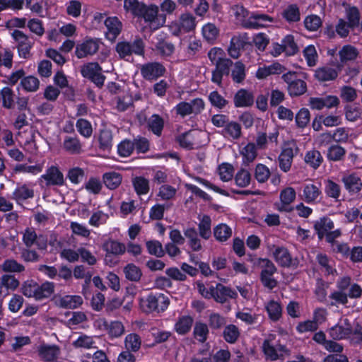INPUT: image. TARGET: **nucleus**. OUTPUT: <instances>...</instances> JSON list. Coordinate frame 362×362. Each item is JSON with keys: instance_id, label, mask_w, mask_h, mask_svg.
<instances>
[{"instance_id": "a18cd8bd", "label": "nucleus", "mask_w": 362, "mask_h": 362, "mask_svg": "<svg viewBox=\"0 0 362 362\" xmlns=\"http://www.w3.org/2000/svg\"><path fill=\"white\" fill-rule=\"evenodd\" d=\"M305 161L314 169L317 168L322 162V157L317 150H311L306 153Z\"/></svg>"}, {"instance_id": "09e8293b", "label": "nucleus", "mask_w": 362, "mask_h": 362, "mask_svg": "<svg viewBox=\"0 0 362 362\" xmlns=\"http://www.w3.org/2000/svg\"><path fill=\"white\" fill-rule=\"evenodd\" d=\"M231 76L233 81L242 82L245 78V67L241 62H236L231 70Z\"/></svg>"}, {"instance_id": "e2e57ef3", "label": "nucleus", "mask_w": 362, "mask_h": 362, "mask_svg": "<svg viewBox=\"0 0 362 362\" xmlns=\"http://www.w3.org/2000/svg\"><path fill=\"white\" fill-rule=\"evenodd\" d=\"M148 125L155 134L160 135L163 127V121L158 115H153L149 118Z\"/></svg>"}, {"instance_id": "cd10ccee", "label": "nucleus", "mask_w": 362, "mask_h": 362, "mask_svg": "<svg viewBox=\"0 0 362 362\" xmlns=\"http://www.w3.org/2000/svg\"><path fill=\"white\" fill-rule=\"evenodd\" d=\"M254 98L252 95L245 89L238 90L234 97V103L235 107H244L253 104Z\"/></svg>"}, {"instance_id": "1a4fd4ad", "label": "nucleus", "mask_w": 362, "mask_h": 362, "mask_svg": "<svg viewBox=\"0 0 362 362\" xmlns=\"http://www.w3.org/2000/svg\"><path fill=\"white\" fill-rule=\"evenodd\" d=\"M83 76L90 79L98 86H102L105 77L102 74V69L98 63H88L81 69Z\"/></svg>"}, {"instance_id": "20e7f679", "label": "nucleus", "mask_w": 362, "mask_h": 362, "mask_svg": "<svg viewBox=\"0 0 362 362\" xmlns=\"http://www.w3.org/2000/svg\"><path fill=\"white\" fill-rule=\"evenodd\" d=\"M195 18L189 13L182 14L178 21L169 25L170 32L175 36L193 30L196 27Z\"/></svg>"}, {"instance_id": "7c9ffc66", "label": "nucleus", "mask_w": 362, "mask_h": 362, "mask_svg": "<svg viewBox=\"0 0 362 362\" xmlns=\"http://www.w3.org/2000/svg\"><path fill=\"white\" fill-rule=\"evenodd\" d=\"M358 54L357 48L350 45L343 46L339 52V59L342 63L355 60Z\"/></svg>"}, {"instance_id": "864d4df0", "label": "nucleus", "mask_w": 362, "mask_h": 362, "mask_svg": "<svg viewBox=\"0 0 362 362\" xmlns=\"http://www.w3.org/2000/svg\"><path fill=\"white\" fill-rule=\"evenodd\" d=\"M109 218V215L98 210L93 213L89 218L88 223L94 227H99L105 224Z\"/></svg>"}, {"instance_id": "e433bc0d", "label": "nucleus", "mask_w": 362, "mask_h": 362, "mask_svg": "<svg viewBox=\"0 0 362 362\" xmlns=\"http://www.w3.org/2000/svg\"><path fill=\"white\" fill-rule=\"evenodd\" d=\"M192 323V317L188 315L182 316L175 323V329L178 334H185L190 330Z\"/></svg>"}, {"instance_id": "0eeeda50", "label": "nucleus", "mask_w": 362, "mask_h": 362, "mask_svg": "<svg viewBox=\"0 0 362 362\" xmlns=\"http://www.w3.org/2000/svg\"><path fill=\"white\" fill-rule=\"evenodd\" d=\"M94 326L101 330H106L111 339L120 337L124 333V326L120 321H111L108 322L103 318L94 322Z\"/></svg>"}, {"instance_id": "5701e85b", "label": "nucleus", "mask_w": 362, "mask_h": 362, "mask_svg": "<svg viewBox=\"0 0 362 362\" xmlns=\"http://www.w3.org/2000/svg\"><path fill=\"white\" fill-rule=\"evenodd\" d=\"M278 136L279 132L277 130L270 132L268 135L262 132L258 133L256 139L257 147L260 149H265L269 146H276Z\"/></svg>"}, {"instance_id": "6e6d98bb", "label": "nucleus", "mask_w": 362, "mask_h": 362, "mask_svg": "<svg viewBox=\"0 0 362 362\" xmlns=\"http://www.w3.org/2000/svg\"><path fill=\"white\" fill-rule=\"evenodd\" d=\"M240 332L238 328L234 325H227L223 330V337L228 343H234L238 339Z\"/></svg>"}, {"instance_id": "79ce46f5", "label": "nucleus", "mask_w": 362, "mask_h": 362, "mask_svg": "<svg viewBox=\"0 0 362 362\" xmlns=\"http://www.w3.org/2000/svg\"><path fill=\"white\" fill-rule=\"evenodd\" d=\"M282 16L289 23L298 21L300 18L298 7L295 4L288 6L284 10Z\"/></svg>"}, {"instance_id": "13d9d810", "label": "nucleus", "mask_w": 362, "mask_h": 362, "mask_svg": "<svg viewBox=\"0 0 362 362\" xmlns=\"http://www.w3.org/2000/svg\"><path fill=\"white\" fill-rule=\"evenodd\" d=\"M362 108L355 105H347L345 107V117L350 122H355L361 118Z\"/></svg>"}, {"instance_id": "473e14b6", "label": "nucleus", "mask_w": 362, "mask_h": 362, "mask_svg": "<svg viewBox=\"0 0 362 362\" xmlns=\"http://www.w3.org/2000/svg\"><path fill=\"white\" fill-rule=\"evenodd\" d=\"M222 132L225 137L237 139L241 135V127L235 122L228 121Z\"/></svg>"}, {"instance_id": "8fccbe9b", "label": "nucleus", "mask_w": 362, "mask_h": 362, "mask_svg": "<svg viewBox=\"0 0 362 362\" xmlns=\"http://www.w3.org/2000/svg\"><path fill=\"white\" fill-rule=\"evenodd\" d=\"M82 4L78 0H70L66 4V11L68 16L77 18L81 16Z\"/></svg>"}, {"instance_id": "ea45409f", "label": "nucleus", "mask_w": 362, "mask_h": 362, "mask_svg": "<svg viewBox=\"0 0 362 362\" xmlns=\"http://www.w3.org/2000/svg\"><path fill=\"white\" fill-rule=\"evenodd\" d=\"M83 299L79 296H66L59 300V305L69 309H74L81 305Z\"/></svg>"}, {"instance_id": "72a5a7b5", "label": "nucleus", "mask_w": 362, "mask_h": 362, "mask_svg": "<svg viewBox=\"0 0 362 362\" xmlns=\"http://www.w3.org/2000/svg\"><path fill=\"white\" fill-rule=\"evenodd\" d=\"M197 132L195 131H190L181 134L177 137V141L180 145L185 148H193L198 144L196 142L194 138Z\"/></svg>"}, {"instance_id": "69168bd1", "label": "nucleus", "mask_w": 362, "mask_h": 362, "mask_svg": "<svg viewBox=\"0 0 362 362\" xmlns=\"http://www.w3.org/2000/svg\"><path fill=\"white\" fill-rule=\"evenodd\" d=\"M70 228L73 234L84 238H89L90 235V230L88 227L78 222H71L70 224Z\"/></svg>"}, {"instance_id": "37998d69", "label": "nucleus", "mask_w": 362, "mask_h": 362, "mask_svg": "<svg viewBox=\"0 0 362 362\" xmlns=\"http://www.w3.org/2000/svg\"><path fill=\"white\" fill-rule=\"evenodd\" d=\"M286 55L292 56L298 52V47L292 35H286L281 40Z\"/></svg>"}, {"instance_id": "de8ad7c7", "label": "nucleus", "mask_w": 362, "mask_h": 362, "mask_svg": "<svg viewBox=\"0 0 362 362\" xmlns=\"http://www.w3.org/2000/svg\"><path fill=\"white\" fill-rule=\"evenodd\" d=\"M325 192L328 197L338 199L341 194V187L334 181L327 180L325 182Z\"/></svg>"}, {"instance_id": "a878e982", "label": "nucleus", "mask_w": 362, "mask_h": 362, "mask_svg": "<svg viewBox=\"0 0 362 362\" xmlns=\"http://www.w3.org/2000/svg\"><path fill=\"white\" fill-rule=\"evenodd\" d=\"M345 188L352 192H358L362 187L361 178L356 174L351 173L345 175L341 179Z\"/></svg>"}, {"instance_id": "f3484780", "label": "nucleus", "mask_w": 362, "mask_h": 362, "mask_svg": "<svg viewBox=\"0 0 362 362\" xmlns=\"http://www.w3.org/2000/svg\"><path fill=\"white\" fill-rule=\"evenodd\" d=\"M230 16L234 18V21L237 24H240L244 28H247V23L250 21V13L242 5H233L229 11Z\"/></svg>"}, {"instance_id": "bf43d9fd", "label": "nucleus", "mask_w": 362, "mask_h": 362, "mask_svg": "<svg viewBox=\"0 0 362 362\" xmlns=\"http://www.w3.org/2000/svg\"><path fill=\"white\" fill-rule=\"evenodd\" d=\"M251 181V175L247 170L240 169L235 176V184L240 187L248 186Z\"/></svg>"}, {"instance_id": "9b49d317", "label": "nucleus", "mask_w": 362, "mask_h": 362, "mask_svg": "<svg viewBox=\"0 0 362 362\" xmlns=\"http://www.w3.org/2000/svg\"><path fill=\"white\" fill-rule=\"evenodd\" d=\"M267 248L278 264L282 267L291 265L292 257L286 247L269 245Z\"/></svg>"}, {"instance_id": "680f3d73", "label": "nucleus", "mask_w": 362, "mask_h": 362, "mask_svg": "<svg viewBox=\"0 0 362 362\" xmlns=\"http://www.w3.org/2000/svg\"><path fill=\"white\" fill-rule=\"evenodd\" d=\"M177 193V189L168 185H163L159 188L158 197L161 200H170L173 199Z\"/></svg>"}, {"instance_id": "6ab92c4d", "label": "nucleus", "mask_w": 362, "mask_h": 362, "mask_svg": "<svg viewBox=\"0 0 362 362\" xmlns=\"http://www.w3.org/2000/svg\"><path fill=\"white\" fill-rule=\"evenodd\" d=\"M274 22V18L267 14L261 13H252L247 28L259 29L266 28Z\"/></svg>"}, {"instance_id": "c9c22d12", "label": "nucleus", "mask_w": 362, "mask_h": 362, "mask_svg": "<svg viewBox=\"0 0 362 362\" xmlns=\"http://www.w3.org/2000/svg\"><path fill=\"white\" fill-rule=\"evenodd\" d=\"M265 308L272 320L277 321L281 317L282 308L279 302L270 300L265 305Z\"/></svg>"}, {"instance_id": "412c9836", "label": "nucleus", "mask_w": 362, "mask_h": 362, "mask_svg": "<svg viewBox=\"0 0 362 362\" xmlns=\"http://www.w3.org/2000/svg\"><path fill=\"white\" fill-rule=\"evenodd\" d=\"M41 180L45 182L46 185H62L64 183L63 174L55 167H50L41 177Z\"/></svg>"}, {"instance_id": "49530a36", "label": "nucleus", "mask_w": 362, "mask_h": 362, "mask_svg": "<svg viewBox=\"0 0 362 362\" xmlns=\"http://www.w3.org/2000/svg\"><path fill=\"white\" fill-rule=\"evenodd\" d=\"M125 277L132 281H138L140 280L142 273L141 269L134 264H128L124 268Z\"/></svg>"}, {"instance_id": "58836bf2", "label": "nucleus", "mask_w": 362, "mask_h": 362, "mask_svg": "<svg viewBox=\"0 0 362 362\" xmlns=\"http://www.w3.org/2000/svg\"><path fill=\"white\" fill-rule=\"evenodd\" d=\"M214 235L217 240L223 242L231 236L232 230L226 224L221 223L214 228Z\"/></svg>"}, {"instance_id": "4c0bfd02", "label": "nucleus", "mask_w": 362, "mask_h": 362, "mask_svg": "<svg viewBox=\"0 0 362 362\" xmlns=\"http://www.w3.org/2000/svg\"><path fill=\"white\" fill-rule=\"evenodd\" d=\"M64 148L71 154L81 152V144L76 137L66 136L63 142Z\"/></svg>"}, {"instance_id": "9d476101", "label": "nucleus", "mask_w": 362, "mask_h": 362, "mask_svg": "<svg viewBox=\"0 0 362 362\" xmlns=\"http://www.w3.org/2000/svg\"><path fill=\"white\" fill-rule=\"evenodd\" d=\"M296 152L297 147L295 143L289 142L285 145L279 156V167L283 171L287 172L290 170L293 158Z\"/></svg>"}, {"instance_id": "a211bd4d", "label": "nucleus", "mask_w": 362, "mask_h": 362, "mask_svg": "<svg viewBox=\"0 0 362 362\" xmlns=\"http://www.w3.org/2000/svg\"><path fill=\"white\" fill-rule=\"evenodd\" d=\"M285 68L280 63L275 62L269 65L259 66L255 74V76L259 80H262L271 75H277L283 73Z\"/></svg>"}, {"instance_id": "6e6552de", "label": "nucleus", "mask_w": 362, "mask_h": 362, "mask_svg": "<svg viewBox=\"0 0 362 362\" xmlns=\"http://www.w3.org/2000/svg\"><path fill=\"white\" fill-rule=\"evenodd\" d=\"M204 107V103L201 98H196L190 103L181 102L178 103L175 109L177 115L185 117L191 114L199 113Z\"/></svg>"}, {"instance_id": "052dcab7", "label": "nucleus", "mask_w": 362, "mask_h": 362, "mask_svg": "<svg viewBox=\"0 0 362 362\" xmlns=\"http://www.w3.org/2000/svg\"><path fill=\"white\" fill-rule=\"evenodd\" d=\"M209 334V329L206 324L197 322L194 328V336L197 340L200 342H204L206 340Z\"/></svg>"}, {"instance_id": "4d7b16f0", "label": "nucleus", "mask_w": 362, "mask_h": 362, "mask_svg": "<svg viewBox=\"0 0 362 362\" xmlns=\"http://www.w3.org/2000/svg\"><path fill=\"white\" fill-rule=\"evenodd\" d=\"M100 148L103 150H109L112 146V133L108 129L100 131L99 136Z\"/></svg>"}, {"instance_id": "0e129e2a", "label": "nucleus", "mask_w": 362, "mask_h": 362, "mask_svg": "<svg viewBox=\"0 0 362 362\" xmlns=\"http://www.w3.org/2000/svg\"><path fill=\"white\" fill-rule=\"evenodd\" d=\"M133 185L139 194H146L149 190L148 180L143 177H135L133 180Z\"/></svg>"}, {"instance_id": "f8f14e48", "label": "nucleus", "mask_w": 362, "mask_h": 362, "mask_svg": "<svg viewBox=\"0 0 362 362\" xmlns=\"http://www.w3.org/2000/svg\"><path fill=\"white\" fill-rule=\"evenodd\" d=\"M100 42L98 39L88 38L85 40L81 44H78L76 48V55L78 58H83L88 55H93L96 53L99 49Z\"/></svg>"}, {"instance_id": "4468645a", "label": "nucleus", "mask_w": 362, "mask_h": 362, "mask_svg": "<svg viewBox=\"0 0 362 362\" xmlns=\"http://www.w3.org/2000/svg\"><path fill=\"white\" fill-rule=\"evenodd\" d=\"M213 298L218 303H224L229 299H235L238 297V293L231 288L225 286L223 284H218L214 287Z\"/></svg>"}, {"instance_id": "a19ab883", "label": "nucleus", "mask_w": 362, "mask_h": 362, "mask_svg": "<svg viewBox=\"0 0 362 362\" xmlns=\"http://www.w3.org/2000/svg\"><path fill=\"white\" fill-rule=\"evenodd\" d=\"M144 5L138 0H124V8L126 12L130 13L134 16H141Z\"/></svg>"}, {"instance_id": "ddd939ff", "label": "nucleus", "mask_w": 362, "mask_h": 362, "mask_svg": "<svg viewBox=\"0 0 362 362\" xmlns=\"http://www.w3.org/2000/svg\"><path fill=\"white\" fill-rule=\"evenodd\" d=\"M322 194L321 185L306 183L303 187L301 199L308 204L317 202Z\"/></svg>"}, {"instance_id": "39448f33", "label": "nucleus", "mask_w": 362, "mask_h": 362, "mask_svg": "<svg viewBox=\"0 0 362 362\" xmlns=\"http://www.w3.org/2000/svg\"><path fill=\"white\" fill-rule=\"evenodd\" d=\"M140 16H142L144 21L148 23L149 27L153 30L162 27L166 20L165 15L158 14V7L156 5H150L148 6L144 5Z\"/></svg>"}, {"instance_id": "c85d7f7f", "label": "nucleus", "mask_w": 362, "mask_h": 362, "mask_svg": "<svg viewBox=\"0 0 362 362\" xmlns=\"http://www.w3.org/2000/svg\"><path fill=\"white\" fill-rule=\"evenodd\" d=\"M240 153L243 157V162L245 165H249L252 163L257 156V147L254 143H248L240 150Z\"/></svg>"}, {"instance_id": "3c124183", "label": "nucleus", "mask_w": 362, "mask_h": 362, "mask_svg": "<svg viewBox=\"0 0 362 362\" xmlns=\"http://www.w3.org/2000/svg\"><path fill=\"white\" fill-rule=\"evenodd\" d=\"M303 57L309 66H314L317 64L318 55L314 45H308L303 49Z\"/></svg>"}, {"instance_id": "338daca9", "label": "nucleus", "mask_w": 362, "mask_h": 362, "mask_svg": "<svg viewBox=\"0 0 362 362\" xmlns=\"http://www.w3.org/2000/svg\"><path fill=\"white\" fill-rule=\"evenodd\" d=\"M76 128L78 132L86 138H89L92 135V125L86 119H79L76 122Z\"/></svg>"}, {"instance_id": "603ef678", "label": "nucleus", "mask_w": 362, "mask_h": 362, "mask_svg": "<svg viewBox=\"0 0 362 362\" xmlns=\"http://www.w3.org/2000/svg\"><path fill=\"white\" fill-rule=\"evenodd\" d=\"M157 293L150 294L146 298L141 300V307L144 312L151 313L158 310L157 306Z\"/></svg>"}, {"instance_id": "c03bdc74", "label": "nucleus", "mask_w": 362, "mask_h": 362, "mask_svg": "<svg viewBox=\"0 0 362 362\" xmlns=\"http://www.w3.org/2000/svg\"><path fill=\"white\" fill-rule=\"evenodd\" d=\"M307 90L306 83L300 79H296L288 86V91L291 96H298Z\"/></svg>"}, {"instance_id": "aec40b11", "label": "nucleus", "mask_w": 362, "mask_h": 362, "mask_svg": "<svg viewBox=\"0 0 362 362\" xmlns=\"http://www.w3.org/2000/svg\"><path fill=\"white\" fill-rule=\"evenodd\" d=\"M165 68L159 63H149L141 67V73L147 80H153L163 75Z\"/></svg>"}, {"instance_id": "2f4dec72", "label": "nucleus", "mask_w": 362, "mask_h": 362, "mask_svg": "<svg viewBox=\"0 0 362 362\" xmlns=\"http://www.w3.org/2000/svg\"><path fill=\"white\" fill-rule=\"evenodd\" d=\"M141 345V339L136 333L127 334L124 339V346L129 351L136 352Z\"/></svg>"}, {"instance_id": "393cba45", "label": "nucleus", "mask_w": 362, "mask_h": 362, "mask_svg": "<svg viewBox=\"0 0 362 362\" xmlns=\"http://www.w3.org/2000/svg\"><path fill=\"white\" fill-rule=\"evenodd\" d=\"M103 250L107 252L105 261L107 263L110 254L120 255L125 252L126 246L119 242L110 240L103 244Z\"/></svg>"}, {"instance_id": "423d86ee", "label": "nucleus", "mask_w": 362, "mask_h": 362, "mask_svg": "<svg viewBox=\"0 0 362 362\" xmlns=\"http://www.w3.org/2000/svg\"><path fill=\"white\" fill-rule=\"evenodd\" d=\"M353 332L352 325L346 317L339 319L337 324L328 329L329 337L334 340H342L349 337Z\"/></svg>"}, {"instance_id": "f03ea898", "label": "nucleus", "mask_w": 362, "mask_h": 362, "mask_svg": "<svg viewBox=\"0 0 362 362\" xmlns=\"http://www.w3.org/2000/svg\"><path fill=\"white\" fill-rule=\"evenodd\" d=\"M276 337L275 334H269L263 341L262 349L267 360H278L286 352L285 346L278 344L276 341Z\"/></svg>"}, {"instance_id": "2eb2a0df", "label": "nucleus", "mask_w": 362, "mask_h": 362, "mask_svg": "<svg viewBox=\"0 0 362 362\" xmlns=\"http://www.w3.org/2000/svg\"><path fill=\"white\" fill-rule=\"evenodd\" d=\"M104 24L107 28L105 33L106 37L108 40L113 42L121 33L122 24L117 17L106 18Z\"/></svg>"}, {"instance_id": "7ed1b4c3", "label": "nucleus", "mask_w": 362, "mask_h": 362, "mask_svg": "<svg viewBox=\"0 0 362 362\" xmlns=\"http://www.w3.org/2000/svg\"><path fill=\"white\" fill-rule=\"evenodd\" d=\"M144 42L141 39H136L132 42H119L115 47V50L119 58L127 59L132 54L141 55L144 53Z\"/></svg>"}, {"instance_id": "dca6fc26", "label": "nucleus", "mask_w": 362, "mask_h": 362, "mask_svg": "<svg viewBox=\"0 0 362 362\" xmlns=\"http://www.w3.org/2000/svg\"><path fill=\"white\" fill-rule=\"evenodd\" d=\"M296 197V192L294 188L287 187L280 192V204L278 206V210L280 211H290L291 208L290 206Z\"/></svg>"}, {"instance_id": "f257e3e1", "label": "nucleus", "mask_w": 362, "mask_h": 362, "mask_svg": "<svg viewBox=\"0 0 362 362\" xmlns=\"http://www.w3.org/2000/svg\"><path fill=\"white\" fill-rule=\"evenodd\" d=\"M53 292L54 285L50 282L44 283L41 286L33 280L24 283V296L34 297L37 300L49 298Z\"/></svg>"}, {"instance_id": "4be33fe9", "label": "nucleus", "mask_w": 362, "mask_h": 362, "mask_svg": "<svg viewBox=\"0 0 362 362\" xmlns=\"http://www.w3.org/2000/svg\"><path fill=\"white\" fill-rule=\"evenodd\" d=\"M339 74V69L329 66H324L317 68L315 71V78L320 82H326L335 80Z\"/></svg>"}, {"instance_id": "bb28decb", "label": "nucleus", "mask_w": 362, "mask_h": 362, "mask_svg": "<svg viewBox=\"0 0 362 362\" xmlns=\"http://www.w3.org/2000/svg\"><path fill=\"white\" fill-rule=\"evenodd\" d=\"M314 228L319 239L322 240L329 231L334 228V223L327 217H322L315 221Z\"/></svg>"}, {"instance_id": "c756f323", "label": "nucleus", "mask_w": 362, "mask_h": 362, "mask_svg": "<svg viewBox=\"0 0 362 362\" xmlns=\"http://www.w3.org/2000/svg\"><path fill=\"white\" fill-rule=\"evenodd\" d=\"M202 34L204 39L210 44H214L219 35V29L211 23L203 25Z\"/></svg>"}, {"instance_id": "5fc2aeb1", "label": "nucleus", "mask_w": 362, "mask_h": 362, "mask_svg": "<svg viewBox=\"0 0 362 362\" xmlns=\"http://www.w3.org/2000/svg\"><path fill=\"white\" fill-rule=\"evenodd\" d=\"M211 218L208 216H204L200 220L199 224V234L202 238L209 239L211 235Z\"/></svg>"}, {"instance_id": "b1692460", "label": "nucleus", "mask_w": 362, "mask_h": 362, "mask_svg": "<svg viewBox=\"0 0 362 362\" xmlns=\"http://www.w3.org/2000/svg\"><path fill=\"white\" fill-rule=\"evenodd\" d=\"M39 356L45 361H52L57 358L60 354L57 345L42 344L38 348Z\"/></svg>"}, {"instance_id": "774afa93", "label": "nucleus", "mask_w": 362, "mask_h": 362, "mask_svg": "<svg viewBox=\"0 0 362 362\" xmlns=\"http://www.w3.org/2000/svg\"><path fill=\"white\" fill-rule=\"evenodd\" d=\"M345 155V150L340 146L332 145L327 151V158L330 160L337 161L341 160Z\"/></svg>"}, {"instance_id": "f704fd0d", "label": "nucleus", "mask_w": 362, "mask_h": 362, "mask_svg": "<svg viewBox=\"0 0 362 362\" xmlns=\"http://www.w3.org/2000/svg\"><path fill=\"white\" fill-rule=\"evenodd\" d=\"M122 175L119 173L109 172L103 175V182L105 186L110 189H116L122 182Z\"/></svg>"}]
</instances>
